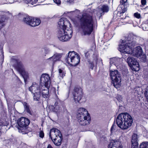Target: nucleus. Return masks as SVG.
Segmentation results:
<instances>
[{
	"label": "nucleus",
	"mask_w": 148,
	"mask_h": 148,
	"mask_svg": "<svg viewBox=\"0 0 148 148\" xmlns=\"http://www.w3.org/2000/svg\"><path fill=\"white\" fill-rule=\"evenodd\" d=\"M116 123L118 126L122 129L128 128L130 126V115L127 113L120 114L116 119Z\"/></svg>",
	"instance_id": "nucleus-3"
},
{
	"label": "nucleus",
	"mask_w": 148,
	"mask_h": 148,
	"mask_svg": "<svg viewBox=\"0 0 148 148\" xmlns=\"http://www.w3.org/2000/svg\"><path fill=\"white\" fill-rule=\"evenodd\" d=\"M137 64H135L133 65L130 66V68L133 71H137L140 69L139 65L138 62H136Z\"/></svg>",
	"instance_id": "nucleus-28"
},
{
	"label": "nucleus",
	"mask_w": 148,
	"mask_h": 148,
	"mask_svg": "<svg viewBox=\"0 0 148 148\" xmlns=\"http://www.w3.org/2000/svg\"><path fill=\"white\" fill-rule=\"evenodd\" d=\"M41 85L39 86L36 82H34L32 85L29 87V90L32 93H39L41 91Z\"/></svg>",
	"instance_id": "nucleus-17"
},
{
	"label": "nucleus",
	"mask_w": 148,
	"mask_h": 148,
	"mask_svg": "<svg viewBox=\"0 0 148 148\" xmlns=\"http://www.w3.org/2000/svg\"><path fill=\"white\" fill-rule=\"evenodd\" d=\"M141 3L142 5H145L146 3V0H141Z\"/></svg>",
	"instance_id": "nucleus-43"
},
{
	"label": "nucleus",
	"mask_w": 148,
	"mask_h": 148,
	"mask_svg": "<svg viewBox=\"0 0 148 148\" xmlns=\"http://www.w3.org/2000/svg\"><path fill=\"white\" fill-rule=\"evenodd\" d=\"M31 0H25V2L27 3H31Z\"/></svg>",
	"instance_id": "nucleus-46"
},
{
	"label": "nucleus",
	"mask_w": 148,
	"mask_h": 148,
	"mask_svg": "<svg viewBox=\"0 0 148 148\" xmlns=\"http://www.w3.org/2000/svg\"><path fill=\"white\" fill-rule=\"evenodd\" d=\"M31 4L33 5L34 4L36 3L37 1L38 0H31Z\"/></svg>",
	"instance_id": "nucleus-44"
},
{
	"label": "nucleus",
	"mask_w": 148,
	"mask_h": 148,
	"mask_svg": "<svg viewBox=\"0 0 148 148\" xmlns=\"http://www.w3.org/2000/svg\"><path fill=\"white\" fill-rule=\"evenodd\" d=\"M109 10V7L106 5H103L101 7L97 9V15L99 17L103 15L105 13L108 12Z\"/></svg>",
	"instance_id": "nucleus-15"
},
{
	"label": "nucleus",
	"mask_w": 148,
	"mask_h": 148,
	"mask_svg": "<svg viewBox=\"0 0 148 148\" xmlns=\"http://www.w3.org/2000/svg\"><path fill=\"white\" fill-rule=\"evenodd\" d=\"M140 148H148V142L143 143L140 145Z\"/></svg>",
	"instance_id": "nucleus-33"
},
{
	"label": "nucleus",
	"mask_w": 148,
	"mask_h": 148,
	"mask_svg": "<svg viewBox=\"0 0 148 148\" xmlns=\"http://www.w3.org/2000/svg\"><path fill=\"white\" fill-rule=\"evenodd\" d=\"M66 62L69 64L73 66H76L80 61L79 56L74 51H70L66 58Z\"/></svg>",
	"instance_id": "nucleus-5"
},
{
	"label": "nucleus",
	"mask_w": 148,
	"mask_h": 148,
	"mask_svg": "<svg viewBox=\"0 0 148 148\" xmlns=\"http://www.w3.org/2000/svg\"><path fill=\"white\" fill-rule=\"evenodd\" d=\"M115 125L113 124L111 128V133L113 132V131L115 130Z\"/></svg>",
	"instance_id": "nucleus-40"
},
{
	"label": "nucleus",
	"mask_w": 148,
	"mask_h": 148,
	"mask_svg": "<svg viewBox=\"0 0 148 148\" xmlns=\"http://www.w3.org/2000/svg\"><path fill=\"white\" fill-rule=\"evenodd\" d=\"M110 76L114 86L117 88L121 84V77L120 74L117 70L112 71H110Z\"/></svg>",
	"instance_id": "nucleus-7"
},
{
	"label": "nucleus",
	"mask_w": 148,
	"mask_h": 148,
	"mask_svg": "<svg viewBox=\"0 0 148 148\" xmlns=\"http://www.w3.org/2000/svg\"><path fill=\"white\" fill-rule=\"evenodd\" d=\"M131 50L130 54H132L133 56L139 58L143 55V49L140 46H137L133 49H131Z\"/></svg>",
	"instance_id": "nucleus-14"
},
{
	"label": "nucleus",
	"mask_w": 148,
	"mask_h": 148,
	"mask_svg": "<svg viewBox=\"0 0 148 148\" xmlns=\"http://www.w3.org/2000/svg\"><path fill=\"white\" fill-rule=\"evenodd\" d=\"M62 57L61 53H56L51 57L47 59L48 61L51 62L53 64L55 62L59 60Z\"/></svg>",
	"instance_id": "nucleus-18"
},
{
	"label": "nucleus",
	"mask_w": 148,
	"mask_h": 148,
	"mask_svg": "<svg viewBox=\"0 0 148 148\" xmlns=\"http://www.w3.org/2000/svg\"><path fill=\"white\" fill-rule=\"evenodd\" d=\"M123 61L122 58H113L110 60V66L112 64L116 66L118 69L119 68L121 65V64ZM110 67L111 66H110Z\"/></svg>",
	"instance_id": "nucleus-16"
},
{
	"label": "nucleus",
	"mask_w": 148,
	"mask_h": 148,
	"mask_svg": "<svg viewBox=\"0 0 148 148\" xmlns=\"http://www.w3.org/2000/svg\"><path fill=\"white\" fill-rule=\"evenodd\" d=\"M87 110L83 108H80L78 110L77 116L89 114Z\"/></svg>",
	"instance_id": "nucleus-25"
},
{
	"label": "nucleus",
	"mask_w": 148,
	"mask_h": 148,
	"mask_svg": "<svg viewBox=\"0 0 148 148\" xmlns=\"http://www.w3.org/2000/svg\"><path fill=\"white\" fill-rule=\"evenodd\" d=\"M30 123L29 120L25 117H22L20 118L18 122V124L19 126L18 127L19 132L24 134V131Z\"/></svg>",
	"instance_id": "nucleus-9"
},
{
	"label": "nucleus",
	"mask_w": 148,
	"mask_h": 148,
	"mask_svg": "<svg viewBox=\"0 0 148 148\" xmlns=\"http://www.w3.org/2000/svg\"><path fill=\"white\" fill-rule=\"evenodd\" d=\"M134 16L138 18H139L140 17V14L138 13H135L134 14Z\"/></svg>",
	"instance_id": "nucleus-38"
},
{
	"label": "nucleus",
	"mask_w": 148,
	"mask_h": 148,
	"mask_svg": "<svg viewBox=\"0 0 148 148\" xmlns=\"http://www.w3.org/2000/svg\"><path fill=\"white\" fill-rule=\"evenodd\" d=\"M90 68L92 70L93 69V67L94 66V63L93 62H91L90 63Z\"/></svg>",
	"instance_id": "nucleus-41"
},
{
	"label": "nucleus",
	"mask_w": 148,
	"mask_h": 148,
	"mask_svg": "<svg viewBox=\"0 0 148 148\" xmlns=\"http://www.w3.org/2000/svg\"><path fill=\"white\" fill-rule=\"evenodd\" d=\"M71 20L75 24L77 23V20H75L73 18H72L71 19Z\"/></svg>",
	"instance_id": "nucleus-47"
},
{
	"label": "nucleus",
	"mask_w": 148,
	"mask_h": 148,
	"mask_svg": "<svg viewBox=\"0 0 148 148\" xmlns=\"http://www.w3.org/2000/svg\"><path fill=\"white\" fill-rule=\"evenodd\" d=\"M108 148H122L121 143L119 141H115L111 142L108 146Z\"/></svg>",
	"instance_id": "nucleus-19"
},
{
	"label": "nucleus",
	"mask_w": 148,
	"mask_h": 148,
	"mask_svg": "<svg viewBox=\"0 0 148 148\" xmlns=\"http://www.w3.org/2000/svg\"><path fill=\"white\" fill-rule=\"evenodd\" d=\"M130 60H131L130 62V66L136 64V62H138L134 58H131Z\"/></svg>",
	"instance_id": "nucleus-34"
},
{
	"label": "nucleus",
	"mask_w": 148,
	"mask_h": 148,
	"mask_svg": "<svg viewBox=\"0 0 148 148\" xmlns=\"http://www.w3.org/2000/svg\"><path fill=\"white\" fill-rule=\"evenodd\" d=\"M122 99L120 96H119L117 98V100L120 102L121 101H122Z\"/></svg>",
	"instance_id": "nucleus-45"
},
{
	"label": "nucleus",
	"mask_w": 148,
	"mask_h": 148,
	"mask_svg": "<svg viewBox=\"0 0 148 148\" xmlns=\"http://www.w3.org/2000/svg\"><path fill=\"white\" fill-rule=\"evenodd\" d=\"M78 121L79 124L82 125H85L89 123L90 117L89 114L77 116Z\"/></svg>",
	"instance_id": "nucleus-12"
},
{
	"label": "nucleus",
	"mask_w": 148,
	"mask_h": 148,
	"mask_svg": "<svg viewBox=\"0 0 148 148\" xmlns=\"http://www.w3.org/2000/svg\"><path fill=\"white\" fill-rule=\"evenodd\" d=\"M59 75L60 77L63 78L65 75V73L63 69H59L58 70Z\"/></svg>",
	"instance_id": "nucleus-32"
},
{
	"label": "nucleus",
	"mask_w": 148,
	"mask_h": 148,
	"mask_svg": "<svg viewBox=\"0 0 148 148\" xmlns=\"http://www.w3.org/2000/svg\"><path fill=\"white\" fill-rule=\"evenodd\" d=\"M41 93V91L39 93H36L34 92V93L33 99L34 100L36 101H38L40 99V94Z\"/></svg>",
	"instance_id": "nucleus-31"
},
{
	"label": "nucleus",
	"mask_w": 148,
	"mask_h": 148,
	"mask_svg": "<svg viewBox=\"0 0 148 148\" xmlns=\"http://www.w3.org/2000/svg\"><path fill=\"white\" fill-rule=\"evenodd\" d=\"M137 38L138 37L136 35L132 33L130 34V44H131V46L133 47L136 45V40Z\"/></svg>",
	"instance_id": "nucleus-22"
},
{
	"label": "nucleus",
	"mask_w": 148,
	"mask_h": 148,
	"mask_svg": "<svg viewBox=\"0 0 148 148\" xmlns=\"http://www.w3.org/2000/svg\"><path fill=\"white\" fill-rule=\"evenodd\" d=\"M80 25L84 35H89L93 29L94 20L91 13H84L82 17L79 19Z\"/></svg>",
	"instance_id": "nucleus-2"
},
{
	"label": "nucleus",
	"mask_w": 148,
	"mask_h": 148,
	"mask_svg": "<svg viewBox=\"0 0 148 148\" xmlns=\"http://www.w3.org/2000/svg\"><path fill=\"white\" fill-rule=\"evenodd\" d=\"M130 124H131V122L132 123V118L131 116H130Z\"/></svg>",
	"instance_id": "nucleus-52"
},
{
	"label": "nucleus",
	"mask_w": 148,
	"mask_h": 148,
	"mask_svg": "<svg viewBox=\"0 0 148 148\" xmlns=\"http://www.w3.org/2000/svg\"><path fill=\"white\" fill-rule=\"evenodd\" d=\"M73 0H67V3H71L73 2Z\"/></svg>",
	"instance_id": "nucleus-48"
},
{
	"label": "nucleus",
	"mask_w": 148,
	"mask_h": 148,
	"mask_svg": "<svg viewBox=\"0 0 148 148\" xmlns=\"http://www.w3.org/2000/svg\"><path fill=\"white\" fill-rule=\"evenodd\" d=\"M58 30L57 37L60 41H66L72 35L73 31L69 21L65 18H61L58 22Z\"/></svg>",
	"instance_id": "nucleus-1"
},
{
	"label": "nucleus",
	"mask_w": 148,
	"mask_h": 148,
	"mask_svg": "<svg viewBox=\"0 0 148 148\" xmlns=\"http://www.w3.org/2000/svg\"><path fill=\"white\" fill-rule=\"evenodd\" d=\"M146 24L143 25V27L145 30H148V18L146 21Z\"/></svg>",
	"instance_id": "nucleus-36"
},
{
	"label": "nucleus",
	"mask_w": 148,
	"mask_h": 148,
	"mask_svg": "<svg viewBox=\"0 0 148 148\" xmlns=\"http://www.w3.org/2000/svg\"><path fill=\"white\" fill-rule=\"evenodd\" d=\"M49 136L56 145H60L62 140V137L61 133L59 130L55 128L51 129L49 133Z\"/></svg>",
	"instance_id": "nucleus-4"
},
{
	"label": "nucleus",
	"mask_w": 148,
	"mask_h": 148,
	"mask_svg": "<svg viewBox=\"0 0 148 148\" xmlns=\"http://www.w3.org/2000/svg\"><path fill=\"white\" fill-rule=\"evenodd\" d=\"M132 148H138V144L137 141V135L134 134L132 136Z\"/></svg>",
	"instance_id": "nucleus-20"
},
{
	"label": "nucleus",
	"mask_w": 148,
	"mask_h": 148,
	"mask_svg": "<svg viewBox=\"0 0 148 148\" xmlns=\"http://www.w3.org/2000/svg\"><path fill=\"white\" fill-rule=\"evenodd\" d=\"M25 108V110L27 111L29 114L32 115V113L31 112L30 107L29 105L26 102L23 103Z\"/></svg>",
	"instance_id": "nucleus-29"
},
{
	"label": "nucleus",
	"mask_w": 148,
	"mask_h": 148,
	"mask_svg": "<svg viewBox=\"0 0 148 148\" xmlns=\"http://www.w3.org/2000/svg\"><path fill=\"white\" fill-rule=\"evenodd\" d=\"M80 13V11L77 9H76L75 11H71L70 12H66L64 14V16H68L73 15H77Z\"/></svg>",
	"instance_id": "nucleus-24"
},
{
	"label": "nucleus",
	"mask_w": 148,
	"mask_h": 148,
	"mask_svg": "<svg viewBox=\"0 0 148 148\" xmlns=\"http://www.w3.org/2000/svg\"><path fill=\"white\" fill-rule=\"evenodd\" d=\"M129 57H128L127 59V63L128 64V65L129 66H130V63H129Z\"/></svg>",
	"instance_id": "nucleus-51"
},
{
	"label": "nucleus",
	"mask_w": 148,
	"mask_h": 148,
	"mask_svg": "<svg viewBox=\"0 0 148 148\" xmlns=\"http://www.w3.org/2000/svg\"><path fill=\"white\" fill-rule=\"evenodd\" d=\"M51 51L50 48L47 46H44L40 51V53L42 55L46 56V55L49 54Z\"/></svg>",
	"instance_id": "nucleus-23"
},
{
	"label": "nucleus",
	"mask_w": 148,
	"mask_h": 148,
	"mask_svg": "<svg viewBox=\"0 0 148 148\" xmlns=\"http://www.w3.org/2000/svg\"><path fill=\"white\" fill-rule=\"evenodd\" d=\"M9 124V123L7 121L3 123V121L1 120H0V127L2 126H7Z\"/></svg>",
	"instance_id": "nucleus-35"
},
{
	"label": "nucleus",
	"mask_w": 148,
	"mask_h": 148,
	"mask_svg": "<svg viewBox=\"0 0 148 148\" xmlns=\"http://www.w3.org/2000/svg\"><path fill=\"white\" fill-rule=\"evenodd\" d=\"M123 2H124V5H123V9H122V7H119V9H120L121 8V10L120 11V12L121 13H124L127 10V7L129 6V5H127V6L126 5V2H127V0H122Z\"/></svg>",
	"instance_id": "nucleus-27"
},
{
	"label": "nucleus",
	"mask_w": 148,
	"mask_h": 148,
	"mask_svg": "<svg viewBox=\"0 0 148 148\" xmlns=\"http://www.w3.org/2000/svg\"><path fill=\"white\" fill-rule=\"evenodd\" d=\"M23 21L25 23L33 27L38 25L41 22L39 19L28 16H24Z\"/></svg>",
	"instance_id": "nucleus-8"
},
{
	"label": "nucleus",
	"mask_w": 148,
	"mask_h": 148,
	"mask_svg": "<svg viewBox=\"0 0 148 148\" xmlns=\"http://www.w3.org/2000/svg\"><path fill=\"white\" fill-rule=\"evenodd\" d=\"M95 64H97V61H95Z\"/></svg>",
	"instance_id": "nucleus-55"
},
{
	"label": "nucleus",
	"mask_w": 148,
	"mask_h": 148,
	"mask_svg": "<svg viewBox=\"0 0 148 148\" xmlns=\"http://www.w3.org/2000/svg\"><path fill=\"white\" fill-rule=\"evenodd\" d=\"M143 61H145V60H146V56H145L143 55Z\"/></svg>",
	"instance_id": "nucleus-50"
},
{
	"label": "nucleus",
	"mask_w": 148,
	"mask_h": 148,
	"mask_svg": "<svg viewBox=\"0 0 148 148\" xmlns=\"http://www.w3.org/2000/svg\"><path fill=\"white\" fill-rule=\"evenodd\" d=\"M12 62L14 66L16 68L17 70L22 75H25L26 72L24 68V66L22 62L18 59L15 57L12 58Z\"/></svg>",
	"instance_id": "nucleus-10"
},
{
	"label": "nucleus",
	"mask_w": 148,
	"mask_h": 148,
	"mask_svg": "<svg viewBox=\"0 0 148 148\" xmlns=\"http://www.w3.org/2000/svg\"><path fill=\"white\" fill-rule=\"evenodd\" d=\"M3 13V12H0V14H1L2 13Z\"/></svg>",
	"instance_id": "nucleus-54"
},
{
	"label": "nucleus",
	"mask_w": 148,
	"mask_h": 148,
	"mask_svg": "<svg viewBox=\"0 0 148 148\" xmlns=\"http://www.w3.org/2000/svg\"><path fill=\"white\" fill-rule=\"evenodd\" d=\"M52 110L56 112H60L61 108L58 105V103H56L54 105L50 107Z\"/></svg>",
	"instance_id": "nucleus-26"
},
{
	"label": "nucleus",
	"mask_w": 148,
	"mask_h": 148,
	"mask_svg": "<svg viewBox=\"0 0 148 148\" xmlns=\"http://www.w3.org/2000/svg\"><path fill=\"white\" fill-rule=\"evenodd\" d=\"M5 20V18L4 15L1 14L0 15V29L2 28L4 25Z\"/></svg>",
	"instance_id": "nucleus-30"
},
{
	"label": "nucleus",
	"mask_w": 148,
	"mask_h": 148,
	"mask_svg": "<svg viewBox=\"0 0 148 148\" xmlns=\"http://www.w3.org/2000/svg\"><path fill=\"white\" fill-rule=\"evenodd\" d=\"M47 148H53L50 145H49L48 147Z\"/></svg>",
	"instance_id": "nucleus-53"
},
{
	"label": "nucleus",
	"mask_w": 148,
	"mask_h": 148,
	"mask_svg": "<svg viewBox=\"0 0 148 148\" xmlns=\"http://www.w3.org/2000/svg\"><path fill=\"white\" fill-rule=\"evenodd\" d=\"M145 95L148 101V87H147L146 89V90L145 92Z\"/></svg>",
	"instance_id": "nucleus-37"
},
{
	"label": "nucleus",
	"mask_w": 148,
	"mask_h": 148,
	"mask_svg": "<svg viewBox=\"0 0 148 148\" xmlns=\"http://www.w3.org/2000/svg\"><path fill=\"white\" fill-rule=\"evenodd\" d=\"M40 84L41 86H44L49 88L50 84V78L49 75L46 74H42L40 79Z\"/></svg>",
	"instance_id": "nucleus-13"
},
{
	"label": "nucleus",
	"mask_w": 148,
	"mask_h": 148,
	"mask_svg": "<svg viewBox=\"0 0 148 148\" xmlns=\"http://www.w3.org/2000/svg\"><path fill=\"white\" fill-rule=\"evenodd\" d=\"M83 94L82 89L81 88L77 87L75 88L73 95L75 103L79 102L82 98Z\"/></svg>",
	"instance_id": "nucleus-11"
},
{
	"label": "nucleus",
	"mask_w": 148,
	"mask_h": 148,
	"mask_svg": "<svg viewBox=\"0 0 148 148\" xmlns=\"http://www.w3.org/2000/svg\"><path fill=\"white\" fill-rule=\"evenodd\" d=\"M15 0H9V3H13Z\"/></svg>",
	"instance_id": "nucleus-49"
},
{
	"label": "nucleus",
	"mask_w": 148,
	"mask_h": 148,
	"mask_svg": "<svg viewBox=\"0 0 148 148\" xmlns=\"http://www.w3.org/2000/svg\"><path fill=\"white\" fill-rule=\"evenodd\" d=\"M118 49L121 52L130 53V38L128 36H125V39L121 40V44L119 45Z\"/></svg>",
	"instance_id": "nucleus-6"
},
{
	"label": "nucleus",
	"mask_w": 148,
	"mask_h": 148,
	"mask_svg": "<svg viewBox=\"0 0 148 148\" xmlns=\"http://www.w3.org/2000/svg\"><path fill=\"white\" fill-rule=\"evenodd\" d=\"M54 2L58 5H60L61 3V1L60 0H53Z\"/></svg>",
	"instance_id": "nucleus-39"
},
{
	"label": "nucleus",
	"mask_w": 148,
	"mask_h": 148,
	"mask_svg": "<svg viewBox=\"0 0 148 148\" xmlns=\"http://www.w3.org/2000/svg\"><path fill=\"white\" fill-rule=\"evenodd\" d=\"M42 87L41 89V92H42V97L45 98H47L49 97V91L48 88L46 86H41Z\"/></svg>",
	"instance_id": "nucleus-21"
},
{
	"label": "nucleus",
	"mask_w": 148,
	"mask_h": 148,
	"mask_svg": "<svg viewBox=\"0 0 148 148\" xmlns=\"http://www.w3.org/2000/svg\"><path fill=\"white\" fill-rule=\"evenodd\" d=\"M44 133L42 131H41L39 133L40 137L41 138H42L44 136Z\"/></svg>",
	"instance_id": "nucleus-42"
}]
</instances>
